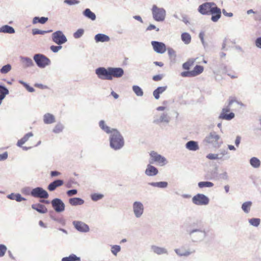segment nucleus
<instances>
[{"instance_id":"nucleus-20","label":"nucleus","mask_w":261,"mask_h":261,"mask_svg":"<svg viewBox=\"0 0 261 261\" xmlns=\"http://www.w3.org/2000/svg\"><path fill=\"white\" fill-rule=\"evenodd\" d=\"M170 121L168 115H156L153 120V122L158 124H165Z\"/></svg>"},{"instance_id":"nucleus-61","label":"nucleus","mask_w":261,"mask_h":261,"mask_svg":"<svg viewBox=\"0 0 261 261\" xmlns=\"http://www.w3.org/2000/svg\"><path fill=\"white\" fill-rule=\"evenodd\" d=\"M255 44L257 48L261 49V37H258L256 39L255 41Z\"/></svg>"},{"instance_id":"nucleus-22","label":"nucleus","mask_w":261,"mask_h":261,"mask_svg":"<svg viewBox=\"0 0 261 261\" xmlns=\"http://www.w3.org/2000/svg\"><path fill=\"white\" fill-rule=\"evenodd\" d=\"M64 184L63 180L62 179H56L50 182L47 186V189L49 191H55L57 188L62 186Z\"/></svg>"},{"instance_id":"nucleus-38","label":"nucleus","mask_w":261,"mask_h":261,"mask_svg":"<svg viewBox=\"0 0 261 261\" xmlns=\"http://www.w3.org/2000/svg\"><path fill=\"white\" fill-rule=\"evenodd\" d=\"M199 188L202 189L203 188H211L214 186V184L211 181H200L198 183Z\"/></svg>"},{"instance_id":"nucleus-42","label":"nucleus","mask_w":261,"mask_h":261,"mask_svg":"<svg viewBox=\"0 0 261 261\" xmlns=\"http://www.w3.org/2000/svg\"><path fill=\"white\" fill-rule=\"evenodd\" d=\"M121 250V247L119 245H115L111 246V251L112 253L115 255L117 256L118 252H119Z\"/></svg>"},{"instance_id":"nucleus-41","label":"nucleus","mask_w":261,"mask_h":261,"mask_svg":"<svg viewBox=\"0 0 261 261\" xmlns=\"http://www.w3.org/2000/svg\"><path fill=\"white\" fill-rule=\"evenodd\" d=\"M44 122L46 124H50L55 122V118L54 115H44Z\"/></svg>"},{"instance_id":"nucleus-18","label":"nucleus","mask_w":261,"mask_h":261,"mask_svg":"<svg viewBox=\"0 0 261 261\" xmlns=\"http://www.w3.org/2000/svg\"><path fill=\"white\" fill-rule=\"evenodd\" d=\"M111 76L112 80L113 77L119 78L124 74V70L120 67H110Z\"/></svg>"},{"instance_id":"nucleus-46","label":"nucleus","mask_w":261,"mask_h":261,"mask_svg":"<svg viewBox=\"0 0 261 261\" xmlns=\"http://www.w3.org/2000/svg\"><path fill=\"white\" fill-rule=\"evenodd\" d=\"M103 195L99 193H94L91 195V198L93 201H97L103 197Z\"/></svg>"},{"instance_id":"nucleus-44","label":"nucleus","mask_w":261,"mask_h":261,"mask_svg":"<svg viewBox=\"0 0 261 261\" xmlns=\"http://www.w3.org/2000/svg\"><path fill=\"white\" fill-rule=\"evenodd\" d=\"M9 93V90L5 86L0 85V95L1 96L5 98Z\"/></svg>"},{"instance_id":"nucleus-5","label":"nucleus","mask_w":261,"mask_h":261,"mask_svg":"<svg viewBox=\"0 0 261 261\" xmlns=\"http://www.w3.org/2000/svg\"><path fill=\"white\" fill-rule=\"evenodd\" d=\"M243 103L237 101L233 98H229V103L228 105L222 109V112L220 114H234L233 112H230L231 107H234L236 109L241 108L243 107Z\"/></svg>"},{"instance_id":"nucleus-47","label":"nucleus","mask_w":261,"mask_h":261,"mask_svg":"<svg viewBox=\"0 0 261 261\" xmlns=\"http://www.w3.org/2000/svg\"><path fill=\"white\" fill-rule=\"evenodd\" d=\"M84 30L83 29H79L73 33V36L75 39H79L84 35Z\"/></svg>"},{"instance_id":"nucleus-56","label":"nucleus","mask_w":261,"mask_h":261,"mask_svg":"<svg viewBox=\"0 0 261 261\" xmlns=\"http://www.w3.org/2000/svg\"><path fill=\"white\" fill-rule=\"evenodd\" d=\"M192 71H184L181 73V75L182 77H193Z\"/></svg>"},{"instance_id":"nucleus-37","label":"nucleus","mask_w":261,"mask_h":261,"mask_svg":"<svg viewBox=\"0 0 261 261\" xmlns=\"http://www.w3.org/2000/svg\"><path fill=\"white\" fill-rule=\"evenodd\" d=\"M62 261H81V258L76 255L72 254L69 256L63 257Z\"/></svg>"},{"instance_id":"nucleus-35","label":"nucleus","mask_w":261,"mask_h":261,"mask_svg":"<svg viewBox=\"0 0 261 261\" xmlns=\"http://www.w3.org/2000/svg\"><path fill=\"white\" fill-rule=\"evenodd\" d=\"M251 205V201H246L242 204L241 208L245 213L248 214L250 211Z\"/></svg>"},{"instance_id":"nucleus-52","label":"nucleus","mask_w":261,"mask_h":261,"mask_svg":"<svg viewBox=\"0 0 261 261\" xmlns=\"http://www.w3.org/2000/svg\"><path fill=\"white\" fill-rule=\"evenodd\" d=\"M7 250V248L6 245L0 244V257H2L5 255Z\"/></svg>"},{"instance_id":"nucleus-32","label":"nucleus","mask_w":261,"mask_h":261,"mask_svg":"<svg viewBox=\"0 0 261 261\" xmlns=\"http://www.w3.org/2000/svg\"><path fill=\"white\" fill-rule=\"evenodd\" d=\"M69 202L71 205H81L84 204V200L81 198L74 197L69 199Z\"/></svg>"},{"instance_id":"nucleus-48","label":"nucleus","mask_w":261,"mask_h":261,"mask_svg":"<svg viewBox=\"0 0 261 261\" xmlns=\"http://www.w3.org/2000/svg\"><path fill=\"white\" fill-rule=\"evenodd\" d=\"M52 32V30H48V31H42L37 29H34L32 30V34L34 35L37 34L43 35L44 34L50 33Z\"/></svg>"},{"instance_id":"nucleus-63","label":"nucleus","mask_w":261,"mask_h":261,"mask_svg":"<svg viewBox=\"0 0 261 261\" xmlns=\"http://www.w3.org/2000/svg\"><path fill=\"white\" fill-rule=\"evenodd\" d=\"M8 158V153L5 152L2 154H0V161L5 160Z\"/></svg>"},{"instance_id":"nucleus-64","label":"nucleus","mask_w":261,"mask_h":261,"mask_svg":"<svg viewBox=\"0 0 261 261\" xmlns=\"http://www.w3.org/2000/svg\"><path fill=\"white\" fill-rule=\"evenodd\" d=\"M163 77V75L158 74V75H155L153 76L152 77V79L154 81H159L162 79Z\"/></svg>"},{"instance_id":"nucleus-15","label":"nucleus","mask_w":261,"mask_h":261,"mask_svg":"<svg viewBox=\"0 0 261 261\" xmlns=\"http://www.w3.org/2000/svg\"><path fill=\"white\" fill-rule=\"evenodd\" d=\"M153 50L158 54H162L166 50V45L161 42L152 41L151 42Z\"/></svg>"},{"instance_id":"nucleus-31","label":"nucleus","mask_w":261,"mask_h":261,"mask_svg":"<svg viewBox=\"0 0 261 261\" xmlns=\"http://www.w3.org/2000/svg\"><path fill=\"white\" fill-rule=\"evenodd\" d=\"M14 29L8 25H4L0 28V33L14 34L15 33Z\"/></svg>"},{"instance_id":"nucleus-10","label":"nucleus","mask_w":261,"mask_h":261,"mask_svg":"<svg viewBox=\"0 0 261 261\" xmlns=\"http://www.w3.org/2000/svg\"><path fill=\"white\" fill-rule=\"evenodd\" d=\"M192 201L195 205H205L208 204L210 199L203 194H197L193 197Z\"/></svg>"},{"instance_id":"nucleus-39","label":"nucleus","mask_w":261,"mask_h":261,"mask_svg":"<svg viewBox=\"0 0 261 261\" xmlns=\"http://www.w3.org/2000/svg\"><path fill=\"white\" fill-rule=\"evenodd\" d=\"M192 71L194 76H197L201 73L203 71V67L200 65H196Z\"/></svg>"},{"instance_id":"nucleus-34","label":"nucleus","mask_w":261,"mask_h":261,"mask_svg":"<svg viewBox=\"0 0 261 261\" xmlns=\"http://www.w3.org/2000/svg\"><path fill=\"white\" fill-rule=\"evenodd\" d=\"M181 39L186 44H189L191 41V36L188 33H183L181 35Z\"/></svg>"},{"instance_id":"nucleus-58","label":"nucleus","mask_w":261,"mask_h":261,"mask_svg":"<svg viewBox=\"0 0 261 261\" xmlns=\"http://www.w3.org/2000/svg\"><path fill=\"white\" fill-rule=\"evenodd\" d=\"M33 136V134L32 132H30L25 134L21 139L23 140L24 142H26L30 137Z\"/></svg>"},{"instance_id":"nucleus-26","label":"nucleus","mask_w":261,"mask_h":261,"mask_svg":"<svg viewBox=\"0 0 261 261\" xmlns=\"http://www.w3.org/2000/svg\"><path fill=\"white\" fill-rule=\"evenodd\" d=\"M186 147L191 151H196L199 149L198 143L195 141H189L187 142Z\"/></svg>"},{"instance_id":"nucleus-2","label":"nucleus","mask_w":261,"mask_h":261,"mask_svg":"<svg viewBox=\"0 0 261 261\" xmlns=\"http://www.w3.org/2000/svg\"><path fill=\"white\" fill-rule=\"evenodd\" d=\"M203 143L210 144L214 148H219L223 143L220 136L215 132H212L208 134L203 140Z\"/></svg>"},{"instance_id":"nucleus-45","label":"nucleus","mask_w":261,"mask_h":261,"mask_svg":"<svg viewBox=\"0 0 261 261\" xmlns=\"http://www.w3.org/2000/svg\"><path fill=\"white\" fill-rule=\"evenodd\" d=\"M11 65L9 64H8L1 68L0 69V72L2 74H6L11 70Z\"/></svg>"},{"instance_id":"nucleus-3","label":"nucleus","mask_w":261,"mask_h":261,"mask_svg":"<svg viewBox=\"0 0 261 261\" xmlns=\"http://www.w3.org/2000/svg\"><path fill=\"white\" fill-rule=\"evenodd\" d=\"M190 239L193 242H201L203 241L207 236V232L204 229H193L187 230Z\"/></svg>"},{"instance_id":"nucleus-21","label":"nucleus","mask_w":261,"mask_h":261,"mask_svg":"<svg viewBox=\"0 0 261 261\" xmlns=\"http://www.w3.org/2000/svg\"><path fill=\"white\" fill-rule=\"evenodd\" d=\"M159 173L158 169L154 166L148 164L145 170V174L148 176H154Z\"/></svg>"},{"instance_id":"nucleus-27","label":"nucleus","mask_w":261,"mask_h":261,"mask_svg":"<svg viewBox=\"0 0 261 261\" xmlns=\"http://www.w3.org/2000/svg\"><path fill=\"white\" fill-rule=\"evenodd\" d=\"M174 251L179 256H188L195 252L194 250H191L190 249L181 250L179 249H175Z\"/></svg>"},{"instance_id":"nucleus-14","label":"nucleus","mask_w":261,"mask_h":261,"mask_svg":"<svg viewBox=\"0 0 261 261\" xmlns=\"http://www.w3.org/2000/svg\"><path fill=\"white\" fill-rule=\"evenodd\" d=\"M51 205L57 213H61L65 210V204L59 198H55L51 201Z\"/></svg>"},{"instance_id":"nucleus-28","label":"nucleus","mask_w":261,"mask_h":261,"mask_svg":"<svg viewBox=\"0 0 261 261\" xmlns=\"http://www.w3.org/2000/svg\"><path fill=\"white\" fill-rule=\"evenodd\" d=\"M83 14L86 18L94 21L96 19V15L89 8H86L83 12Z\"/></svg>"},{"instance_id":"nucleus-50","label":"nucleus","mask_w":261,"mask_h":261,"mask_svg":"<svg viewBox=\"0 0 261 261\" xmlns=\"http://www.w3.org/2000/svg\"><path fill=\"white\" fill-rule=\"evenodd\" d=\"M19 83L22 85L29 92H33L35 91V89L33 87H30L27 83L23 81L20 80Z\"/></svg>"},{"instance_id":"nucleus-6","label":"nucleus","mask_w":261,"mask_h":261,"mask_svg":"<svg viewBox=\"0 0 261 261\" xmlns=\"http://www.w3.org/2000/svg\"><path fill=\"white\" fill-rule=\"evenodd\" d=\"M34 60L40 68H44L50 64V60L42 54H37L34 56Z\"/></svg>"},{"instance_id":"nucleus-36","label":"nucleus","mask_w":261,"mask_h":261,"mask_svg":"<svg viewBox=\"0 0 261 261\" xmlns=\"http://www.w3.org/2000/svg\"><path fill=\"white\" fill-rule=\"evenodd\" d=\"M48 20V18L45 17H35L33 19V24H36L37 23H39L40 24H44Z\"/></svg>"},{"instance_id":"nucleus-25","label":"nucleus","mask_w":261,"mask_h":261,"mask_svg":"<svg viewBox=\"0 0 261 261\" xmlns=\"http://www.w3.org/2000/svg\"><path fill=\"white\" fill-rule=\"evenodd\" d=\"M31 207L33 210H36L40 214H45L47 212V209L45 206L40 203L33 204Z\"/></svg>"},{"instance_id":"nucleus-16","label":"nucleus","mask_w":261,"mask_h":261,"mask_svg":"<svg viewBox=\"0 0 261 261\" xmlns=\"http://www.w3.org/2000/svg\"><path fill=\"white\" fill-rule=\"evenodd\" d=\"M210 14H212L211 20L213 22H217L220 18L221 16V9L217 7L215 4L212 10L211 11Z\"/></svg>"},{"instance_id":"nucleus-17","label":"nucleus","mask_w":261,"mask_h":261,"mask_svg":"<svg viewBox=\"0 0 261 261\" xmlns=\"http://www.w3.org/2000/svg\"><path fill=\"white\" fill-rule=\"evenodd\" d=\"M74 227L79 231L87 232L89 231V227L86 223L81 222L74 221L73 222Z\"/></svg>"},{"instance_id":"nucleus-4","label":"nucleus","mask_w":261,"mask_h":261,"mask_svg":"<svg viewBox=\"0 0 261 261\" xmlns=\"http://www.w3.org/2000/svg\"><path fill=\"white\" fill-rule=\"evenodd\" d=\"M152 13L153 19L159 22L164 21L166 12L163 8H159L156 5H153L152 8Z\"/></svg>"},{"instance_id":"nucleus-11","label":"nucleus","mask_w":261,"mask_h":261,"mask_svg":"<svg viewBox=\"0 0 261 261\" xmlns=\"http://www.w3.org/2000/svg\"><path fill=\"white\" fill-rule=\"evenodd\" d=\"M32 196L41 199H46L49 195L47 192L41 187H36L33 189L30 193Z\"/></svg>"},{"instance_id":"nucleus-13","label":"nucleus","mask_w":261,"mask_h":261,"mask_svg":"<svg viewBox=\"0 0 261 261\" xmlns=\"http://www.w3.org/2000/svg\"><path fill=\"white\" fill-rule=\"evenodd\" d=\"M215 5L214 3L206 2L200 5L198 9V12L202 15H209L212 8Z\"/></svg>"},{"instance_id":"nucleus-12","label":"nucleus","mask_w":261,"mask_h":261,"mask_svg":"<svg viewBox=\"0 0 261 261\" xmlns=\"http://www.w3.org/2000/svg\"><path fill=\"white\" fill-rule=\"evenodd\" d=\"M150 156L151 159V161H150V163L156 162L161 166H164L167 163L166 159L164 156L158 154L155 151H151Z\"/></svg>"},{"instance_id":"nucleus-40","label":"nucleus","mask_w":261,"mask_h":261,"mask_svg":"<svg viewBox=\"0 0 261 261\" xmlns=\"http://www.w3.org/2000/svg\"><path fill=\"white\" fill-rule=\"evenodd\" d=\"M132 89L137 96H142L143 95V91L139 86L134 85L133 86Z\"/></svg>"},{"instance_id":"nucleus-1","label":"nucleus","mask_w":261,"mask_h":261,"mask_svg":"<svg viewBox=\"0 0 261 261\" xmlns=\"http://www.w3.org/2000/svg\"><path fill=\"white\" fill-rule=\"evenodd\" d=\"M100 128L108 134H110V146L115 150H119L124 145V140L120 133L115 128L108 126L103 120L99 122Z\"/></svg>"},{"instance_id":"nucleus-23","label":"nucleus","mask_w":261,"mask_h":261,"mask_svg":"<svg viewBox=\"0 0 261 261\" xmlns=\"http://www.w3.org/2000/svg\"><path fill=\"white\" fill-rule=\"evenodd\" d=\"M94 40L96 43L107 42L110 40V38L106 34L99 33L94 36Z\"/></svg>"},{"instance_id":"nucleus-9","label":"nucleus","mask_w":261,"mask_h":261,"mask_svg":"<svg viewBox=\"0 0 261 261\" xmlns=\"http://www.w3.org/2000/svg\"><path fill=\"white\" fill-rule=\"evenodd\" d=\"M51 39L54 42L60 45L65 43L67 39L61 31H57L52 34Z\"/></svg>"},{"instance_id":"nucleus-7","label":"nucleus","mask_w":261,"mask_h":261,"mask_svg":"<svg viewBox=\"0 0 261 261\" xmlns=\"http://www.w3.org/2000/svg\"><path fill=\"white\" fill-rule=\"evenodd\" d=\"M95 74L97 77L102 80H112L110 67L106 68L100 67L95 69Z\"/></svg>"},{"instance_id":"nucleus-51","label":"nucleus","mask_w":261,"mask_h":261,"mask_svg":"<svg viewBox=\"0 0 261 261\" xmlns=\"http://www.w3.org/2000/svg\"><path fill=\"white\" fill-rule=\"evenodd\" d=\"M63 129V126L62 124L59 123L57 124L53 129V132L56 134L61 133Z\"/></svg>"},{"instance_id":"nucleus-30","label":"nucleus","mask_w":261,"mask_h":261,"mask_svg":"<svg viewBox=\"0 0 261 261\" xmlns=\"http://www.w3.org/2000/svg\"><path fill=\"white\" fill-rule=\"evenodd\" d=\"M148 185L153 187H156L160 189H165L167 187L168 184L167 181H159L149 182Z\"/></svg>"},{"instance_id":"nucleus-60","label":"nucleus","mask_w":261,"mask_h":261,"mask_svg":"<svg viewBox=\"0 0 261 261\" xmlns=\"http://www.w3.org/2000/svg\"><path fill=\"white\" fill-rule=\"evenodd\" d=\"M77 193V191L76 189H72L67 191V194L68 196H72L73 195H74L76 194Z\"/></svg>"},{"instance_id":"nucleus-53","label":"nucleus","mask_w":261,"mask_h":261,"mask_svg":"<svg viewBox=\"0 0 261 261\" xmlns=\"http://www.w3.org/2000/svg\"><path fill=\"white\" fill-rule=\"evenodd\" d=\"M167 51L169 57L171 58H173V59H174L176 57V53L175 50L172 48H168L167 49Z\"/></svg>"},{"instance_id":"nucleus-19","label":"nucleus","mask_w":261,"mask_h":261,"mask_svg":"<svg viewBox=\"0 0 261 261\" xmlns=\"http://www.w3.org/2000/svg\"><path fill=\"white\" fill-rule=\"evenodd\" d=\"M151 250L153 253L159 255L163 254L168 255L169 254V252L166 248L156 245L151 246Z\"/></svg>"},{"instance_id":"nucleus-57","label":"nucleus","mask_w":261,"mask_h":261,"mask_svg":"<svg viewBox=\"0 0 261 261\" xmlns=\"http://www.w3.org/2000/svg\"><path fill=\"white\" fill-rule=\"evenodd\" d=\"M26 200V198L22 197L21 194H20L19 193L16 194L15 200L17 202H21L22 201H25Z\"/></svg>"},{"instance_id":"nucleus-29","label":"nucleus","mask_w":261,"mask_h":261,"mask_svg":"<svg viewBox=\"0 0 261 261\" xmlns=\"http://www.w3.org/2000/svg\"><path fill=\"white\" fill-rule=\"evenodd\" d=\"M167 88L166 86L163 87H158L153 92V95L156 99H158L160 98V95L165 92Z\"/></svg>"},{"instance_id":"nucleus-8","label":"nucleus","mask_w":261,"mask_h":261,"mask_svg":"<svg viewBox=\"0 0 261 261\" xmlns=\"http://www.w3.org/2000/svg\"><path fill=\"white\" fill-rule=\"evenodd\" d=\"M132 209L136 218L139 219L143 216L144 212V207L141 201H134L132 204Z\"/></svg>"},{"instance_id":"nucleus-62","label":"nucleus","mask_w":261,"mask_h":261,"mask_svg":"<svg viewBox=\"0 0 261 261\" xmlns=\"http://www.w3.org/2000/svg\"><path fill=\"white\" fill-rule=\"evenodd\" d=\"M155 29L156 31L159 32V29L156 28L154 24H150L146 29V31H151Z\"/></svg>"},{"instance_id":"nucleus-59","label":"nucleus","mask_w":261,"mask_h":261,"mask_svg":"<svg viewBox=\"0 0 261 261\" xmlns=\"http://www.w3.org/2000/svg\"><path fill=\"white\" fill-rule=\"evenodd\" d=\"M64 3L67 4L72 5L78 4L80 3V2L77 0H65Z\"/></svg>"},{"instance_id":"nucleus-55","label":"nucleus","mask_w":261,"mask_h":261,"mask_svg":"<svg viewBox=\"0 0 261 261\" xmlns=\"http://www.w3.org/2000/svg\"><path fill=\"white\" fill-rule=\"evenodd\" d=\"M234 115H219V119L222 120H230L232 119Z\"/></svg>"},{"instance_id":"nucleus-54","label":"nucleus","mask_w":261,"mask_h":261,"mask_svg":"<svg viewBox=\"0 0 261 261\" xmlns=\"http://www.w3.org/2000/svg\"><path fill=\"white\" fill-rule=\"evenodd\" d=\"M62 46H61V45H58V46L51 45L50 47V50L55 53L58 52L60 49H62Z\"/></svg>"},{"instance_id":"nucleus-49","label":"nucleus","mask_w":261,"mask_h":261,"mask_svg":"<svg viewBox=\"0 0 261 261\" xmlns=\"http://www.w3.org/2000/svg\"><path fill=\"white\" fill-rule=\"evenodd\" d=\"M206 157L208 159L211 160L222 159V156H220L219 154L215 153H209L206 155Z\"/></svg>"},{"instance_id":"nucleus-33","label":"nucleus","mask_w":261,"mask_h":261,"mask_svg":"<svg viewBox=\"0 0 261 261\" xmlns=\"http://www.w3.org/2000/svg\"><path fill=\"white\" fill-rule=\"evenodd\" d=\"M250 165L254 168H259L261 165L259 159L256 157H252L249 160Z\"/></svg>"},{"instance_id":"nucleus-43","label":"nucleus","mask_w":261,"mask_h":261,"mask_svg":"<svg viewBox=\"0 0 261 261\" xmlns=\"http://www.w3.org/2000/svg\"><path fill=\"white\" fill-rule=\"evenodd\" d=\"M248 222L251 225L257 227L260 224V220L259 218H251L248 220Z\"/></svg>"},{"instance_id":"nucleus-24","label":"nucleus","mask_w":261,"mask_h":261,"mask_svg":"<svg viewBox=\"0 0 261 261\" xmlns=\"http://www.w3.org/2000/svg\"><path fill=\"white\" fill-rule=\"evenodd\" d=\"M20 59L24 68H28L34 66V62L31 58L26 57H20Z\"/></svg>"}]
</instances>
